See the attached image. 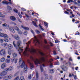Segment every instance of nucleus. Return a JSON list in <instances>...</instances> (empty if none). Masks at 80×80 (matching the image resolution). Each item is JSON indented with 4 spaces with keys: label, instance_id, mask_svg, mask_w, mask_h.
Returning a JSON list of instances; mask_svg holds the SVG:
<instances>
[{
    "label": "nucleus",
    "instance_id": "1",
    "mask_svg": "<svg viewBox=\"0 0 80 80\" xmlns=\"http://www.w3.org/2000/svg\"><path fill=\"white\" fill-rule=\"evenodd\" d=\"M23 42L24 44H27V47L25 48V51L22 53L23 55H28L29 52H30L31 53H36V50L33 49H32L31 50H30V49L28 47V45L30 43V41H29L28 43H26L27 42V39H24L23 40Z\"/></svg>",
    "mask_w": 80,
    "mask_h": 80
},
{
    "label": "nucleus",
    "instance_id": "2",
    "mask_svg": "<svg viewBox=\"0 0 80 80\" xmlns=\"http://www.w3.org/2000/svg\"><path fill=\"white\" fill-rule=\"evenodd\" d=\"M39 53L41 55L43 56V57H41L39 59H36L34 61V63L36 65H37V64H42V62H45V58L48 56L47 55L44 54L42 52H39Z\"/></svg>",
    "mask_w": 80,
    "mask_h": 80
},
{
    "label": "nucleus",
    "instance_id": "3",
    "mask_svg": "<svg viewBox=\"0 0 80 80\" xmlns=\"http://www.w3.org/2000/svg\"><path fill=\"white\" fill-rule=\"evenodd\" d=\"M22 44V41L20 40H19L17 42V45L18 47L19 50H18V51L19 52V53L20 55H21V52L23 51V49H22L23 48V47H20L19 46H20V44Z\"/></svg>",
    "mask_w": 80,
    "mask_h": 80
},
{
    "label": "nucleus",
    "instance_id": "4",
    "mask_svg": "<svg viewBox=\"0 0 80 80\" xmlns=\"http://www.w3.org/2000/svg\"><path fill=\"white\" fill-rule=\"evenodd\" d=\"M24 67V73H26L27 71V66L25 64V62L23 61L21 65V68H22Z\"/></svg>",
    "mask_w": 80,
    "mask_h": 80
},
{
    "label": "nucleus",
    "instance_id": "5",
    "mask_svg": "<svg viewBox=\"0 0 80 80\" xmlns=\"http://www.w3.org/2000/svg\"><path fill=\"white\" fill-rule=\"evenodd\" d=\"M31 32L33 34V35L34 36L35 39L33 40V41H34V43H35V45H37L36 44H37V43H38V44H39L40 42H39V41L37 39V38L36 37V36H35V34H34L35 33H34V32H33V30H31Z\"/></svg>",
    "mask_w": 80,
    "mask_h": 80
},
{
    "label": "nucleus",
    "instance_id": "6",
    "mask_svg": "<svg viewBox=\"0 0 80 80\" xmlns=\"http://www.w3.org/2000/svg\"><path fill=\"white\" fill-rule=\"evenodd\" d=\"M7 75V72L5 71H3L0 73V79H2L3 78V76H5Z\"/></svg>",
    "mask_w": 80,
    "mask_h": 80
},
{
    "label": "nucleus",
    "instance_id": "7",
    "mask_svg": "<svg viewBox=\"0 0 80 80\" xmlns=\"http://www.w3.org/2000/svg\"><path fill=\"white\" fill-rule=\"evenodd\" d=\"M5 50L4 49H2L1 50L0 52V54L1 55H5Z\"/></svg>",
    "mask_w": 80,
    "mask_h": 80
},
{
    "label": "nucleus",
    "instance_id": "8",
    "mask_svg": "<svg viewBox=\"0 0 80 80\" xmlns=\"http://www.w3.org/2000/svg\"><path fill=\"white\" fill-rule=\"evenodd\" d=\"M14 38L16 40H20V38L19 36L17 35H15L14 37Z\"/></svg>",
    "mask_w": 80,
    "mask_h": 80
},
{
    "label": "nucleus",
    "instance_id": "9",
    "mask_svg": "<svg viewBox=\"0 0 80 80\" xmlns=\"http://www.w3.org/2000/svg\"><path fill=\"white\" fill-rule=\"evenodd\" d=\"M9 29L11 32H12V33H15V31L14 29V28L13 27H10L9 28Z\"/></svg>",
    "mask_w": 80,
    "mask_h": 80
},
{
    "label": "nucleus",
    "instance_id": "10",
    "mask_svg": "<svg viewBox=\"0 0 80 80\" xmlns=\"http://www.w3.org/2000/svg\"><path fill=\"white\" fill-rule=\"evenodd\" d=\"M62 69L63 70V71H67L68 69L66 67L64 66V65H63L62 66Z\"/></svg>",
    "mask_w": 80,
    "mask_h": 80
},
{
    "label": "nucleus",
    "instance_id": "11",
    "mask_svg": "<svg viewBox=\"0 0 80 80\" xmlns=\"http://www.w3.org/2000/svg\"><path fill=\"white\" fill-rule=\"evenodd\" d=\"M10 19L12 21H15L16 18L14 16H12L10 17Z\"/></svg>",
    "mask_w": 80,
    "mask_h": 80
},
{
    "label": "nucleus",
    "instance_id": "12",
    "mask_svg": "<svg viewBox=\"0 0 80 80\" xmlns=\"http://www.w3.org/2000/svg\"><path fill=\"white\" fill-rule=\"evenodd\" d=\"M6 66V63H4L1 65V68L2 69H4L5 68Z\"/></svg>",
    "mask_w": 80,
    "mask_h": 80
},
{
    "label": "nucleus",
    "instance_id": "13",
    "mask_svg": "<svg viewBox=\"0 0 80 80\" xmlns=\"http://www.w3.org/2000/svg\"><path fill=\"white\" fill-rule=\"evenodd\" d=\"M71 2H73V3L76 5H77V2H74L73 1V0H69L68 1V3H70Z\"/></svg>",
    "mask_w": 80,
    "mask_h": 80
},
{
    "label": "nucleus",
    "instance_id": "14",
    "mask_svg": "<svg viewBox=\"0 0 80 80\" xmlns=\"http://www.w3.org/2000/svg\"><path fill=\"white\" fill-rule=\"evenodd\" d=\"M28 63H29L31 65V70H32V68H33V64L30 62V60H28Z\"/></svg>",
    "mask_w": 80,
    "mask_h": 80
},
{
    "label": "nucleus",
    "instance_id": "15",
    "mask_svg": "<svg viewBox=\"0 0 80 80\" xmlns=\"http://www.w3.org/2000/svg\"><path fill=\"white\" fill-rule=\"evenodd\" d=\"M49 72L50 73H53L55 72V70L53 69H50Z\"/></svg>",
    "mask_w": 80,
    "mask_h": 80
},
{
    "label": "nucleus",
    "instance_id": "16",
    "mask_svg": "<svg viewBox=\"0 0 80 80\" xmlns=\"http://www.w3.org/2000/svg\"><path fill=\"white\" fill-rule=\"evenodd\" d=\"M7 8L8 10H12V8L11 7L8 5L7 6Z\"/></svg>",
    "mask_w": 80,
    "mask_h": 80
},
{
    "label": "nucleus",
    "instance_id": "17",
    "mask_svg": "<svg viewBox=\"0 0 80 80\" xmlns=\"http://www.w3.org/2000/svg\"><path fill=\"white\" fill-rule=\"evenodd\" d=\"M36 80H38V72H36Z\"/></svg>",
    "mask_w": 80,
    "mask_h": 80
},
{
    "label": "nucleus",
    "instance_id": "18",
    "mask_svg": "<svg viewBox=\"0 0 80 80\" xmlns=\"http://www.w3.org/2000/svg\"><path fill=\"white\" fill-rule=\"evenodd\" d=\"M17 53L16 52H14L12 54V56L14 58H16V57H17Z\"/></svg>",
    "mask_w": 80,
    "mask_h": 80
},
{
    "label": "nucleus",
    "instance_id": "19",
    "mask_svg": "<svg viewBox=\"0 0 80 80\" xmlns=\"http://www.w3.org/2000/svg\"><path fill=\"white\" fill-rule=\"evenodd\" d=\"M12 77H13V75L12 74L9 75H8V80H9V79H11V78H12Z\"/></svg>",
    "mask_w": 80,
    "mask_h": 80
},
{
    "label": "nucleus",
    "instance_id": "20",
    "mask_svg": "<svg viewBox=\"0 0 80 80\" xmlns=\"http://www.w3.org/2000/svg\"><path fill=\"white\" fill-rule=\"evenodd\" d=\"M2 79L3 80H8V76H6L5 77H3Z\"/></svg>",
    "mask_w": 80,
    "mask_h": 80
},
{
    "label": "nucleus",
    "instance_id": "21",
    "mask_svg": "<svg viewBox=\"0 0 80 80\" xmlns=\"http://www.w3.org/2000/svg\"><path fill=\"white\" fill-rule=\"evenodd\" d=\"M5 58H2L0 60L1 62H3L5 61Z\"/></svg>",
    "mask_w": 80,
    "mask_h": 80
},
{
    "label": "nucleus",
    "instance_id": "22",
    "mask_svg": "<svg viewBox=\"0 0 80 80\" xmlns=\"http://www.w3.org/2000/svg\"><path fill=\"white\" fill-rule=\"evenodd\" d=\"M34 22L35 21H33L32 22V24H33V25L35 26V27H37V23H36V22Z\"/></svg>",
    "mask_w": 80,
    "mask_h": 80
},
{
    "label": "nucleus",
    "instance_id": "23",
    "mask_svg": "<svg viewBox=\"0 0 80 80\" xmlns=\"http://www.w3.org/2000/svg\"><path fill=\"white\" fill-rule=\"evenodd\" d=\"M3 36H3V37L5 38H8V35H7V34H4Z\"/></svg>",
    "mask_w": 80,
    "mask_h": 80
},
{
    "label": "nucleus",
    "instance_id": "24",
    "mask_svg": "<svg viewBox=\"0 0 80 80\" xmlns=\"http://www.w3.org/2000/svg\"><path fill=\"white\" fill-rule=\"evenodd\" d=\"M10 60L9 59H7L5 60V62H6V63H10Z\"/></svg>",
    "mask_w": 80,
    "mask_h": 80
},
{
    "label": "nucleus",
    "instance_id": "25",
    "mask_svg": "<svg viewBox=\"0 0 80 80\" xmlns=\"http://www.w3.org/2000/svg\"><path fill=\"white\" fill-rule=\"evenodd\" d=\"M14 29L15 30H16V31H18H18H19V30H20L19 28H18V27L17 26H15Z\"/></svg>",
    "mask_w": 80,
    "mask_h": 80
},
{
    "label": "nucleus",
    "instance_id": "26",
    "mask_svg": "<svg viewBox=\"0 0 80 80\" xmlns=\"http://www.w3.org/2000/svg\"><path fill=\"white\" fill-rule=\"evenodd\" d=\"M8 47L10 49H12V48H13V46L11 44H9L8 45Z\"/></svg>",
    "mask_w": 80,
    "mask_h": 80
},
{
    "label": "nucleus",
    "instance_id": "27",
    "mask_svg": "<svg viewBox=\"0 0 80 80\" xmlns=\"http://www.w3.org/2000/svg\"><path fill=\"white\" fill-rule=\"evenodd\" d=\"M19 80H25V78L23 76H21Z\"/></svg>",
    "mask_w": 80,
    "mask_h": 80
},
{
    "label": "nucleus",
    "instance_id": "28",
    "mask_svg": "<svg viewBox=\"0 0 80 80\" xmlns=\"http://www.w3.org/2000/svg\"><path fill=\"white\" fill-rule=\"evenodd\" d=\"M4 46L5 48L6 49L7 48H8V45L7 44V43H5L4 44Z\"/></svg>",
    "mask_w": 80,
    "mask_h": 80
},
{
    "label": "nucleus",
    "instance_id": "29",
    "mask_svg": "<svg viewBox=\"0 0 80 80\" xmlns=\"http://www.w3.org/2000/svg\"><path fill=\"white\" fill-rule=\"evenodd\" d=\"M7 1H3L2 2V3L3 4H6V5H8V3H7Z\"/></svg>",
    "mask_w": 80,
    "mask_h": 80
},
{
    "label": "nucleus",
    "instance_id": "30",
    "mask_svg": "<svg viewBox=\"0 0 80 80\" xmlns=\"http://www.w3.org/2000/svg\"><path fill=\"white\" fill-rule=\"evenodd\" d=\"M40 68L41 72H43V68H42L41 65H40Z\"/></svg>",
    "mask_w": 80,
    "mask_h": 80
},
{
    "label": "nucleus",
    "instance_id": "31",
    "mask_svg": "<svg viewBox=\"0 0 80 80\" xmlns=\"http://www.w3.org/2000/svg\"><path fill=\"white\" fill-rule=\"evenodd\" d=\"M18 34H20V35H22V32L20 31V30H19V31H18Z\"/></svg>",
    "mask_w": 80,
    "mask_h": 80
},
{
    "label": "nucleus",
    "instance_id": "32",
    "mask_svg": "<svg viewBox=\"0 0 80 80\" xmlns=\"http://www.w3.org/2000/svg\"><path fill=\"white\" fill-rule=\"evenodd\" d=\"M12 44L13 45L14 47H15L16 48V44H15V41H13L12 42Z\"/></svg>",
    "mask_w": 80,
    "mask_h": 80
},
{
    "label": "nucleus",
    "instance_id": "33",
    "mask_svg": "<svg viewBox=\"0 0 80 80\" xmlns=\"http://www.w3.org/2000/svg\"><path fill=\"white\" fill-rule=\"evenodd\" d=\"M13 66H11L9 68L10 71L12 70V69H13Z\"/></svg>",
    "mask_w": 80,
    "mask_h": 80
},
{
    "label": "nucleus",
    "instance_id": "34",
    "mask_svg": "<svg viewBox=\"0 0 80 80\" xmlns=\"http://www.w3.org/2000/svg\"><path fill=\"white\" fill-rule=\"evenodd\" d=\"M4 34V33H3L0 34V37H3Z\"/></svg>",
    "mask_w": 80,
    "mask_h": 80
},
{
    "label": "nucleus",
    "instance_id": "35",
    "mask_svg": "<svg viewBox=\"0 0 80 80\" xmlns=\"http://www.w3.org/2000/svg\"><path fill=\"white\" fill-rule=\"evenodd\" d=\"M22 58H19V63H21V62H22Z\"/></svg>",
    "mask_w": 80,
    "mask_h": 80
},
{
    "label": "nucleus",
    "instance_id": "36",
    "mask_svg": "<svg viewBox=\"0 0 80 80\" xmlns=\"http://www.w3.org/2000/svg\"><path fill=\"white\" fill-rule=\"evenodd\" d=\"M39 27H40V28H41V30H42V31L44 30V29H43V28H42V26H40V24L39 25Z\"/></svg>",
    "mask_w": 80,
    "mask_h": 80
},
{
    "label": "nucleus",
    "instance_id": "37",
    "mask_svg": "<svg viewBox=\"0 0 80 80\" xmlns=\"http://www.w3.org/2000/svg\"><path fill=\"white\" fill-rule=\"evenodd\" d=\"M28 78L29 79H30L31 78H32V75L31 74H30L28 76Z\"/></svg>",
    "mask_w": 80,
    "mask_h": 80
},
{
    "label": "nucleus",
    "instance_id": "38",
    "mask_svg": "<svg viewBox=\"0 0 80 80\" xmlns=\"http://www.w3.org/2000/svg\"><path fill=\"white\" fill-rule=\"evenodd\" d=\"M18 79H19V77L17 76L14 79V80H18Z\"/></svg>",
    "mask_w": 80,
    "mask_h": 80
},
{
    "label": "nucleus",
    "instance_id": "39",
    "mask_svg": "<svg viewBox=\"0 0 80 80\" xmlns=\"http://www.w3.org/2000/svg\"><path fill=\"white\" fill-rule=\"evenodd\" d=\"M24 29L25 30H29V28L28 27H25Z\"/></svg>",
    "mask_w": 80,
    "mask_h": 80
},
{
    "label": "nucleus",
    "instance_id": "40",
    "mask_svg": "<svg viewBox=\"0 0 80 80\" xmlns=\"http://www.w3.org/2000/svg\"><path fill=\"white\" fill-rule=\"evenodd\" d=\"M8 53L9 55H12V52L10 51H8Z\"/></svg>",
    "mask_w": 80,
    "mask_h": 80
},
{
    "label": "nucleus",
    "instance_id": "41",
    "mask_svg": "<svg viewBox=\"0 0 80 80\" xmlns=\"http://www.w3.org/2000/svg\"><path fill=\"white\" fill-rule=\"evenodd\" d=\"M35 32H36V33H37V34H39V33H40L39 31L38 30H36Z\"/></svg>",
    "mask_w": 80,
    "mask_h": 80
},
{
    "label": "nucleus",
    "instance_id": "42",
    "mask_svg": "<svg viewBox=\"0 0 80 80\" xmlns=\"http://www.w3.org/2000/svg\"><path fill=\"white\" fill-rule=\"evenodd\" d=\"M5 71H6V72H8V71H10V69L9 68H6L5 69Z\"/></svg>",
    "mask_w": 80,
    "mask_h": 80
},
{
    "label": "nucleus",
    "instance_id": "43",
    "mask_svg": "<svg viewBox=\"0 0 80 80\" xmlns=\"http://www.w3.org/2000/svg\"><path fill=\"white\" fill-rule=\"evenodd\" d=\"M4 41L6 42H8V40L7 39H4Z\"/></svg>",
    "mask_w": 80,
    "mask_h": 80
},
{
    "label": "nucleus",
    "instance_id": "44",
    "mask_svg": "<svg viewBox=\"0 0 80 80\" xmlns=\"http://www.w3.org/2000/svg\"><path fill=\"white\" fill-rule=\"evenodd\" d=\"M27 33H28L26 31H25L24 32V35H27Z\"/></svg>",
    "mask_w": 80,
    "mask_h": 80
},
{
    "label": "nucleus",
    "instance_id": "45",
    "mask_svg": "<svg viewBox=\"0 0 80 80\" xmlns=\"http://www.w3.org/2000/svg\"><path fill=\"white\" fill-rule=\"evenodd\" d=\"M18 15H19L20 18H22V16L20 13H18Z\"/></svg>",
    "mask_w": 80,
    "mask_h": 80
},
{
    "label": "nucleus",
    "instance_id": "46",
    "mask_svg": "<svg viewBox=\"0 0 80 80\" xmlns=\"http://www.w3.org/2000/svg\"><path fill=\"white\" fill-rule=\"evenodd\" d=\"M17 60H18V59H16L14 60V63H17Z\"/></svg>",
    "mask_w": 80,
    "mask_h": 80
},
{
    "label": "nucleus",
    "instance_id": "47",
    "mask_svg": "<svg viewBox=\"0 0 80 80\" xmlns=\"http://www.w3.org/2000/svg\"><path fill=\"white\" fill-rule=\"evenodd\" d=\"M14 11L15 12H16V13H18V11L16 9H14Z\"/></svg>",
    "mask_w": 80,
    "mask_h": 80
},
{
    "label": "nucleus",
    "instance_id": "48",
    "mask_svg": "<svg viewBox=\"0 0 80 80\" xmlns=\"http://www.w3.org/2000/svg\"><path fill=\"white\" fill-rule=\"evenodd\" d=\"M0 43H3V40L2 39H0Z\"/></svg>",
    "mask_w": 80,
    "mask_h": 80
},
{
    "label": "nucleus",
    "instance_id": "49",
    "mask_svg": "<svg viewBox=\"0 0 80 80\" xmlns=\"http://www.w3.org/2000/svg\"><path fill=\"white\" fill-rule=\"evenodd\" d=\"M7 25V24L6 23H4L2 24V26H3V27H6Z\"/></svg>",
    "mask_w": 80,
    "mask_h": 80
},
{
    "label": "nucleus",
    "instance_id": "50",
    "mask_svg": "<svg viewBox=\"0 0 80 80\" xmlns=\"http://www.w3.org/2000/svg\"><path fill=\"white\" fill-rule=\"evenodd\" d=\"M11 61V62H14V58H12Z\"/></svg>",
    "mask_w": 80,
    "mask_h": 80
},
{
    "label": "nucleus",
    "instance_id": "51",
    "mask_svg": "<svg viewBox=\"0 0 80 80\" xmlns=\"http://www.w3.org/2000/svg\"><path fill=\"white\" fill-rule=\"evenodd\" d=\"M0 17H2V18L5 17V15H0Z\"/></svg>",
    "mask_w": 80,
    "mask_h": 80
},
{
    "label": "nucleus",
    "instance_id": "52",
    "mask_svg": "<svg viewBox=\"0 0 80 80\" xmlns=\"http://www.w3.org/2000/svg\"><path fill=\"white\" fill-rule=\"evenodd\" d=\"M18 21L19 22H20V23H22V21H21L20 20V18H18Z\"/></svg>",
    "mask_w": 80,
    "mask_h": 80
},
{
    "label": "nucleus",
    "instance_id": "53",
    "mask_svg": "<svg viewBox=\"0 0 80 80\" xmlns=\"http://www.w3.org/2000/svg\"><path fill=\"white\" fill-rule=\"evenodd\" d=\"M44 24L45 26H46V27H47V26H48V24H47V23L44 22Z\"/></svg>",
    "mask_w": 80,
    "mask_h": 80
},
{
    "label": "nucleus",
    "instance_id": "54",
    "mask_svg": "<svg viewBox=\"0 0 80 80\" xmlns=\"http://www.w3.org/2000/svg\"><path fill=\"white\" fill-rule=\"evenodd\" d=\"M52 67H53V65H52V63H51L50 65V67L51 68H52Z\"/></svg>",
    "mask_w": 80,
    "mask_h": 80
},
{
    "label": "nucleus",
    "instance_id": "55",
    "mask_svg": "<svg viewBox=\"0 0 80 80\" xmlns=\"http://www.w3.org/2000/svg\"><path fill=\"white\" fill-rule=\"evenodd\" d=\"M25 15L26 16V17H27V18H29V16L28 15H27V14H25Z\"/></svg>",
    "mask_w": 80,
    "mask_h": 80
},
{
    "label": "nucleus",
    "instance_id": "56",
    "mask_svg": "<svg viewBox=\"0 0 80 80\" xmlns=\"http://www.w3.org/2000/svg\"><path fill=\"white\" fill-rule=\"evenodd\" d=\"M30 58L31 59V60H34L33 59V57H32V56H31L30 57Z\"/></svg>",
    "mask_w": 80,
    "mask_h": 80
},
{
    "label": "nucleus",
    "instance_id": "57",
    "mask_svg": "<svg viewBox=\"0 0 80 80\" xmlns=\"http://www.w3.org/2000/svg\"><path fill=\"white\" fill-rule=\"evenodd\" d=\"M50 45H51V47H53V44L52 42H50Z\"/></svg>",
    "mask_w": 80,
    "mask_h": 80
},
{
    "label": "nucleus",
    "instance_id": "58",
    "mask_svg": "<svg viewBox=\"0 0 80 80\" xmlns=\"http://www.w3.org/2000/svg\"><path fill=\"white\" fill-rule=\"evenodd\" d=\"M74 77L75 80H76V79H77V76H76V75L74 76Z\"/></svg>",
    "mask_w": 80,
    "mask_h": 80
},
{
    "label": "nucleus",
    "instance_id": "59",
    "mask_svg": "<svg viewBox=\"0 0 80 80\" xmlns=\"http://www.w3.org/2000/svg\"><path fill=\"white\" fill-rule=\"evenodd\" d=\"M54 55H57V53H56V52L55 51H54L53 52Z\"/></svg>",
    "mask_w": 80,
    "mask_h": 80
},
{
    "label": "nucleus",
    "instance_id": "60",
    "mask_svg": "<svg viewBox=\"0 0 80 80\" xmlns=\"http://www.w3.org/2000/svg\"><path fill=\"white\" fill-rule=\"evenodd\" d=\"M21 27H22V28H24V29L25 28V26H23V25H21Z\"/></svg>",
    "mask_w": 80,
    "mask_h": 80
},
{
    "label": "nucleus",
    "instance_id": "61",
    "mask_svg": "<svg viewBox=\"0 0 80 80\" xmlns=\"http://www.w3.org/2000/svg\"><path fill=\"white\" fill-rule=\"evenodd\" d=\"M55 43H58V40H56L55 41Z\"/></svg>",
    "mask_w": 80,
    "mask_h": 80
},
{
    "label": "nucleus",
    "instance_id": "62",
    "mask_svg": "<svg viewBox=\"0 0 80 80\" xmlns=\"http://www.w3.org/2000/svg\"><path fill=\"white\" fill-rule=\"evenodd\" d=\"M57 50H58V51H60V49H59V48H57Z\"/></svg>",
    "mask_w": 80,
    "mask_h": 80
},
{
    "label": "nucleus",
    "instance_id": "63",
    "mask_svg": "<svg viewBox=\"0 0 80 80\" xmlns=\"http://www.w3.org/2000/svg\"><path fill=\"white\" fill-rule=\"evenodd\" d=\"M22 11H26L27 10H26V9H25V8H23L22 9Z\"/></svg>",
    "mask_w": 80,
    "mask_h": 80
},
{
    "label": "nucleus",
    "instance_id": "64",
    "mask_svg": "<svg viewBox=\"0 0 80 80\" xmlns=\"http://www.w3.org/2000/svg\"><path fill=\"white\" fill-rule=\"evenodd\" d=\"M7 3H8V4L9 3L10 4H12V3L10 2H7Z\"/></svg>",
    "mask_w": 80,
    "mask_h": 80
}]
</instances>
